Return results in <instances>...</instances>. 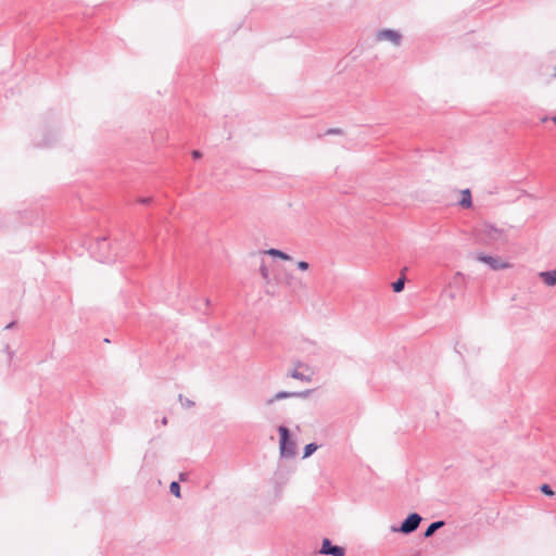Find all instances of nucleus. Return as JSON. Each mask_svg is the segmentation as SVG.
I'll list each match as a JSON object with an SVG mask.
<instances>
[{
	"label": "nucleus",
	"instance_id": "obj_2",
	"mask_svg": "<svg viewBox=\"0 0 556 556\" xmlns=\"http://www.w3.org/2000/svg\"><path fill=\"white\" fill-rule=\"evenodd\" d=\"M421 520H422V518L419 514L412 513L404 519V521L401 523L400 527L392 526L391 531L409 534V533L414 532L415 530H417Z\"/></svg>",
	"mask_w": 556,
	"mask_h": 556
},
{
	"label": "nucleus",
	"instance_id": "obj_15",
	"mask_svg": "<svg viewBox=\"0 0 556 556\" xmlns=\"http://www.w3.org/2000/svg\"><path fill=\"white\" fill-rule=\"evenodd\" d=\"M178 400L185 408H191L194 406V402L179 394Z\"/></svg>",
	"mask_w": 556,
	"mask_h": 556
},
{
	"label": "nucleus",
	"instance_id": "obj_7",
	"mask_svg": "<svg viewBox=\"0 0 556 556\" xmlns=\"http://www.w3.org/2000/svg\"><path fill=\"white\" fill-rule=\"evenodd\" d=\"M539 276L545 285L549 287L556 285V270L541 271Z\"/></svg>",
	"mask_w": 556,
	"mask_h": 556
},
{
	"label": "nucleus",
	"instance_id": "obj_22",
	"mask_svg": "<svg viewBox=\"0 0 556 556\" xmlns=\"http://www.w3.org/2000/svg\"><path fill=\"white\" fill-rule=\"evenodd\" d=\"M151 200H152V199H151V198H149V197H143V198H140V199L138 200V202H139V203H141V204H149V203L151 202Z\"/></svg>",
	"mask_w": 556,
	"mask_h": 556
},
{
	"label": "nucleus",
	"instance_id": "obj_14",
	"mask_svg": "<svg viewBox=\"0 0 556 556\" xmlns=\"http://www.w3.org/2000/svg\"><path fill=\"white\" fill-rule=\"evenodd\" d=\"M289 376L293 379H298V380H301V381H309V378L307 376H305L304 374L298 371L296 369L292 370Z\"/></svg>",
	"mask_w": 556,
	"mask_h": 556
},
{
	"label": "nucleus",
	"instance_id": "obj_3",
	"mask_svg": "<svg viewBox=\"0 0 556 556\" xmlns=\"http://www.w3.org/2000/svg\"><path fill=\"white\" fill-rule=\"evenodd\" d=\"M476 258L479 262L486 264L493 270L504 269L510 266L508 263L501 261L498 257H493L483 253H478Z\"/></svg>",
	"mask_w": 556,
	"mask_h": 556
},
{
	"label": "nucleus",
	"instance_id": "obj_19",
	"mask_svg": "<svg viewBox=\"0 0 556 556\" xmlns=\"http://www.w3.org/2000/svg\"><path fill=\"white\" fill-rule=\"evenodd\" d=\"M260 273L262 275V277L268 281L269 279V270L267 268V266H265L264 264L261 265L260 267Z\"/></svg>",
	"mask_w": 556,
	"mask_h": 556
},
{
	"label": "nucleus",
	"instance_id": "obj_13",
	"mask_svg": "<svg viewBox=\"0 0 556 556\" xmlns=\"http://www.w3.org/2000/svg\"><path fill=\"white\" fill-rule=\"evenodd\" d=\"M405 286V278L401 277L396 281L392 283V289L394 292H401Z\"/></svg>",
	"mask_w": 556,
	"mask_h": 556
},
{
	"label": "nucleus",
	"instance_id": "obj_4",
	"mask_svg": "<svg viewBox=\"0 0 556 556\" xmlns=\"http://www.w3.org/2000/svg\"><path fill=\"white\" fill-rule=\"evenodd\" d=\"M311 393L309 390L301 391V392H289V391H279L273 397L266 400V405H273L276 401L290 399V397H307Z\"/></svg>",
	"mask_w": 556,
	"mask_h": 556
},
{
	"label": "nucleus",
	"instance_id": "obj_12",
	"mask_svg": "<svg viewBox=\"0 0 556 556\" xmlns=\"http://www.w3.org/2000/svg\"><path fill=\"white\" fill-rule=\"evenodd\" d=\"M317 448H318V446L315 443H309V444L305 445L303 458L309 457Z\"/></svg>",
	"mask_w": 556,
	"mask_h": 556
},
{
	"label": "nucleus",
	"instance_id": "obj_17",
	"mask_svg": "<svg viewBox=\"0 0 556 556\" xmlns=\"http://www.w3.org/2000/svg\"><path fill=\"white\" fill-rule=\"evenodd\" d=\"M345 549L341 546L333 545L329 555L331 556H344Z\"/></svg>",
	"mask_w": 556,
	"mask_h": 556
},
{
	"label": "nucleus",
	"instance_id": "obj_11",
	"mask_svg": "<svg viewBox=\"0 0 556 556\" xmlns=\"http://www.w3.org/2000/svg\"><path fill=\"white\" fill-rule=\"evenodd\" d=\"M333 547L331 541L329 539H324L321 542V548L319 551L323 555H329L331 552V548Z\"/></svg>",
	"mask_w": 556,
	"mask_h": 556
},
{
	"label": "nucleus",
	"instance_id": "obj_21",
	"mask_svg": "<svg viewBox=\"0 0 556 556\" xmlns=\"http://www.w3.org/2000/svg\"><path fill=\"white\" fill-rule=\"evenodd\" d=\"M4 352L8 355L9 359H12L14 356V352L11 350L10 345L7 344L4 348Z\"/></svg>",
	"mask_w": 556,
	"mask_h": 556
},
{
	"label": "nucleus",
	"instance_id": "obj_9",
	"mask_svg": "<svg viewBox=\"0 0 556 556\" xmlns=\"http://www.w3.org/2000/svg\"><path fill=\"white\" fill-rule=\"evenodd\" d=\"M471 204H472V201H471L470 190L466 189V190L462 191V199L459 201V205L465 208H468L471 206Z\"/></svg>",
	"mask_w": 556,
	"mask_h": 556
},
{
	"label": "nucleus",
	"instance_id": "obj_30",
	"mask_svg": "<svg viewBox=\"0 0 556 556\" xmlns=\"http://www.w3.org/2000/svg\"><path fill=\"white\" fill-rule=\"evenodd\" d=\"M179 479H180L181 481H184V480L186 479V475H185V473H180V475H179Z\"/></svg>",
	"mask_w": 556,
	"mask_h": 556
},
{
	"label": "nucleus",
	"instance_id": "obj_1",
	"mask_svg": "<svg viewBox=\"0 0 556 556\" xmlns=\"http://www.w3.org/2000/svg\"><path fill=\"white\" fill-rule=\"evenodd\" d=\"M278 432L280 435L279 447H280L281 457H283V458L294 457L295 453H296V444L293 440H291L289 429L285 426H280L278 428Z\"/></svg>",
	"mask_w": 556,
	"mask_h": 556
},
{
	"label": "nucleus",
	"instance_id": "obj_29",
	"mask_svg": "<svg viewBox=\"0 0 556 556\" xmlns=\"http://www.w3.org/2000/svg\"><path fill=\"white\" fill-rule=\"evenodd\" d=\"M49 144H50V142H48V141L38 143V146H41V147H48Z\"/></svg>",
	"mask_w": 556,
	"mask_h": 556
},
{
	"label": "nucleus",
	"instance_id": "obj_25",
	"mask_svg": "<svg viewBox=\"0 0 556 556\" xmlns=\"http://www.w3.org/2000/svg\"><path fill=\"white\" fill-rule=\"evenodd\" d=\"M292 280H293V277H292V276H287V277H286V283H287L288 286H291V285H292Z\"/></svg>",
	"mask_w": 556,
	"mask_h": 556
},
{
	"label": "nucleus",
	"instance_id": "obj_18",
	"mask_svg": "<svg viewBox=\"0 0 556 556\" xmlns=\"http://www.w3.org/2000/svg\"><path fill=\"white\" fill-rule=\"evenodd\" d=\"M540 490L546 496H553L554 495V491L552 490V488L548 484H542L540 486Z\"/></svg>",
	"mask_w": 556,
	"mask_h": 556
},
{
	"label": "nucleus",
	"instance_id": "obj_32",
	"mask_svg": "<svg viewBox=\"0 0 556 556\" xmlns=\"http://www.w3.org/2000/svg\"><path fill=\"white\" fill-rule=\"evenodd\" d=\"M551 119L556 125V116H553Z\"/></svg>",
	"mask_w": 556,
	"mask_h": 556
},
{
	"label": "nucleus",
	"instance_id": "obj_27",
	"mask_svg": "<svg viewBox=\"0 0 556 556\" xmlns=\"http://www.w3.org/2000/svg\"><path fill=\"white\" fill-rule=\"evenodd\" d=\"M15 326V321H12L5 326V329H12Z\"/></svg>",
	"mask_w": 556,
	"mask_h": 556
},
{
	"label": "nucleus",
	"instance_id": "obj_26",
	"mask_svg": "<svg viewBox=\"0 0 556 556\" xmlns=\"http://www.w3.org/2000/svg\"><path fill=\"white\" fill-rule=\"evenodd\" d=\"M340 129H329L327 134H339Z\"/></svg>",
	"mask_w": 556,
	"mask_h": 556
},
{
	"label": "nucleus",
	"instance_id": "obj_6",
	"mask_svg": "<svg viewBox=\"0 0 556 556\" xmlns=\"http://www.w3.org/2000/svg\"><path fill=\"white\" fill-rule=\"evenodd\" d=\"M484 235L489 240H498L502 237L503 231L492 225L484 226Z\"/></svg>",
	"mask_w": 556,
	"mask_h": 556
},
{
	"label": "nucleus",
	"instance_id": "obj_16",
	"mask_svg": "<svg viewBox=\"0 0 556 556\" xmlns=\"http://www.w3.org/2000/svg\"><path fill=\"white\" fill-rule=\"evenodd\" d=\"M169 491L176 497H180V485L177 481H173L169 485Z\"/></svg>",
	"mask_w": 556,
	"mask_h": 556
},
{
	"label": "nucleus",
	"instance_id": "obj_5",
	"mask_svg": "<svg viewBox=\"0 0 556 556\" xmlns=\"http://www.w3.org/2000/svg\"><path fill=\"white\" fill-rule=\"evenodd\" d=\"M377 40H388L391 41L394 46L399 47L402 42V35L393 29H381L377 33Z\"/></svg>",
	"mask_w": 556,
	"mask_h": 556
},
{
	"label": "nucleus",
	"instance_id": "obj_8",
	"mask_svg": "<svg viewBox=\"0 0 556 556\" xmlns=\"http://www.w3.org/2000/svg\"><path fill=\"white\" fill-rule=\"evenodd\" d=\"M444 525H445V522L443 520H438V521L430 523L428 526V528L425 530L424 536L425 538L432 536L434 534V532L438 531L439 529H441Z\"/></svg>",
	"mask_w": 556,
	"mask_h": 556
},
{
	"label": "nucleus",
	"instance_id": "obj_20",
	"mask_svg": "<svg viewBox=\"0 0 556 556\" xmlns=\"http://www.w3.org/2000/svg\"><path fill=\"white\" fill-rule=\"evenodd\" d=\"M296 267L300 269V270H307L309 268V264L305 261H299L296 263Z\"/></svg>",
	"mask_w": 556,
	"mask_h": 556
},
{
	"label": "nucleus",
	"instance_id": "obj_24",
	"mask_svg": "<svg viewBox=\"0 0 556 556\" xmlns=\"http://www.w3.org/2000/svg\"><path fill=\"white\" fill-rule=\"evenodd\" d=\"M106 244H108V243H106V239H105V238H101V239H99V240H98V245H99V247H104V245H106Z\"/></svg>",
	"mask_w": 556,
	"mask_h": 556
},
{
	"label": "nucleus",
	"instance_id": "obj_10",
	"mask_svg": "<svg viewBox=\"0 0 556 556\" xmlns=\"http://www.w3.org/2000/svg\"><path fill=\"white\" fill-rule=\"evenodd\" d=\"M264 253L267 255L274 256V257H279L285 261L291 260V256L289 254H287L283 251H280L278 249H269V250H266Z\"/></svg>",
	"mask_w": 556,
	"mask_h": 556
},
{
	"label": "nucleus",
	"instance_id": "obj_28",
	"mask_svg": "<svg viewBox=\"0 0 556 556\" xmlns=\"http://www.w3.org/2000/svg\"><path fill=\"white\" fill-rule=\"evenodd\" d=\"M167 422H168L167 417H163V418H162V420H161V424H162L163 426H166V425H167Z\"/></svg>",
	"mask_w": 556,
	"mask_h": 556
},
{
	"label": "nucleus",
	"instance_id": "obj_31",
	"mask_svg": "<svg viewBox=\"0 0 556 556\" xmlns=\"http://www.w3.org/2000/svg\"><path fill=\"white\" fill-rule=\"evenodd\" d=\"M547 119H548V118H547L546 116H544V117H542V118H541V121H542L543 123L547 122Z\"/></svg>",
	"mask_w": 556,
	"mask_h": 556
},
{
	"label": "nucleus",
	"instance_id": "obj_33",
	"mask_svg": "<svg viewBox=\"0 0 556 556\" xmlns=\"http://www.w3.org/2000/svg\"><path fill=\"white\" fill-rule=\"evenodd\" d=\"M101 262H109V258L103 257V258H101Z\"/></svg>",
	"mask_w": 556,
	"mask_h": 556
},
{
	"label": "nucleus",
	"instance_id": "obj_23",
	"mask_svg": "<svg viewBox=\"0 0 556 556\" xmlns=\"http://www.w3.org/2000/svg\"><path fill=\"white\" fill-rule=\"evenodd\" d=\"M202 156V153L199 150L192 151V157L198 160Z\"/></svg>",
	"mask_w": 556,
	"mask_h": 556
}]
</instances>
